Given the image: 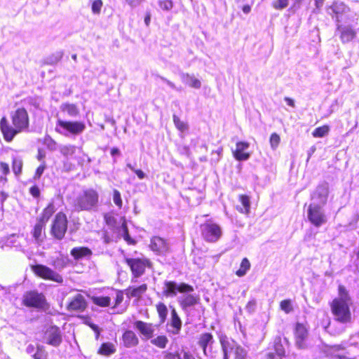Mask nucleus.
Wrapping results in <instances>:
<instances>
[{
    "mask_svg": "<svg viewBox=\"0 0 359 359\" xmlns=\"http://www.w3.org/2000/svg\"><path fill=\"white\" fill-rule=\"evenodd\" d=\"M22 167V161L19 158H13V170L17 175L21 172Z\"/></svg>",
    "mask_w": 359,
    "mask_h": 359,
    "instance_id": "43",
    "label": "nucleus"
},
{
    "mask_svg": "<svg viewBox=\"0 0 359 359\" xmlns=\"http://www.w3.org/2000/svg\"><path fill=\"white\" fill-rule=\"evenodd\" d=\"M182 320L178 316L175 309H172L171 318L169 322L167 323V331L168 332L177 335L180 334L182 328Z\"/></svg>",
    "mask_w": 359,
    "mask_h": 359,
    "instance_id": "15",
    "label": "nucleus"
},
{
    "mask_svg": "<svg viewBox=\"0 0 359 359\" xmlns=\"http://www.w3.org/2000/svg\"><path fill=\"white\" fill-rule=\"evenodd\" d=\"M113 201L116 206H118L120 208H121V206H122L121 196L120 192L116 189H114V192H113Z\"/></svg>",
    "mask_w": 359,
    "mask_h": 359,
    "instance_id": "49",
    "label": "nucleus"
},
{
    "mask_svg": "<svg viewBox=\"0 0 359 359\" xmlns=\"http://www.w3.org/2000/svg\"><path fill=\"white\" fill-rule=\"evenodd\" d=\"M160 79L165 82L166 84H168L171 88L174 89V90H180V89H178L176 86L170 81H169L168 79H167L165 77H163V76H160Z\"/></svg>",
    "mask_w": 359,
    "mask_h": 359,
    "instance_id": "57",
    "label": "nucleus"
},
{
    "mask_svg": "<svg viewBox=\"0 0 359 359\" xmlns=\"http://www.w3.org/2000/svg\"><path fill=\"white\" fill-rule=\"evenodd\" d=\"M150 248L153 251L159 254L164 252L167 250L165 241L163 238L157 236L151 238Z\"/></svg>",
    "mask_w": 359,
    "mask_h": 359,
    "instance_id": "27",
    "label": "nucleus"
},
{
    "mask_svg": "<svg viewBox=\"0 0 359 359\" xmlns=\"http://www.w3.org/2000/svg\"><path fill=\"white\" fill-rule=\"evenodd\" d=\"M234 359H247V351L243 348H237Z\"/></svg>",
    "mask_w": 359,
    "mask_h": 359,
    "instance_id": "51",
    "label": "nucleus"
},
{
    "mask_svg": "<svg viewBox=\"0 0 359 359\" xmlns=\"http://www.w3.org/2000/svg\"><path fill=\"white\" fill-rule=\"evenodd\" d=\"M180 79L184 84L188 85L189 86L192 87L194 88L198 89L201 86V81L196 79L192 74H189L187 73H181Z\"/></svg>",
    "mask_w": 359,
    "mask_h": 359,
    "instance_id": "25",
    "label": "nucleus"
},
{
    "mask_svg": "<svg viewBox=\"0 0 359 359\" xmlns=\"http://www.w3.org/2000/svg\"><path fill=\"white\" fill-rule=\"evenodd\" d=\"M60 109L70 117H76L79 114V109L74 104L64 103L61 105Z\"/></svg>",
    "mask_w": 359,
    "mask_h": 359,
    "instance_id": "29",
    "label": "nucleus"
},
{
    "mask_svg": "<svg viewBox=\"0 0 359 359\" xmlns=\"http://www.w3.org/2000/svg\"><path fill=\"white\" fill-rule=\"evenodd\" d=\"M126 262L130 266L133 275V283H135L137 281L136 278L144 274L146 268L151 266L149 260L144 257H127L126 258Z\"/></svg>",
    "mask_w": 359,
    "mask_h": 359,
    "instance_id": "6",
    "label": "nucleus"
},
{
    "mask_svg": "<svg viewBox=\"0 0 359 359\" xmlns=\"http://www.w3.org/2000/svg\"><path fill=\"white\" fill-rule=\"evenodd\" d=\"M67 229V219L66 215L62 212H58L53 220L51 233L57 239L61 240Z\"/></svg>",
    "mask_w": 359,
    "mask_h": 359,
    "instance_id": "9",
    "label": "nucleus"
},
{
    "mask_svg": "<svg viewBox=\"0 0 359 359\" xmlns=\"http://www.w3.org/2000/svg\"><path fill=\"white\" fill-rule=\"evenodd\" d=\"M45 223L38 221L34 228L33 236L36 240L39 241L41 238V233L43 230L44 229Z\"/></svg>",
    "mask_w": 359,
    "mask_h": 359,
    "instance_id": "42",
    "label": "nucleus"
},
{
    "mask_svg": "<svg viewBox=\"0 0 359 359\" xmlns=\"http://www.w3.org/2000/svg\"><path fill=\"white\" fill-rule=\"evenodd\" d=\"M11 116L13 126L9 124L6 117H3L0 121L1 130L6 142L12 141L17 134L29 127V116L25 108H18L11 113Z\"/></svg>",
    "mask_w": 359,
    "mask_h": 359,
    "instance_id": "1",
    "label": "nucleus"
},
{
    "mask_svg": "<svg viewBox=\"0 0 359 359\" xmlns=\"http://www.w3.org/2000/svg\"><path fill=\"white\" fill-rule=\"evenodd\" d=\"M182 294L177 298V301L184 311L198 304L199 298L196 294H190V292L182 293Z\"/></svg>",
    "mask_w": 359,
    "mask_h": 359,
    "instance_id": "17",
    "label": "nucleus"
},
{
    "mask_svg": "<svg viewBox=\"0 0 359 359\" xmlns=\"http://www.w3.org/2000/svg\"><path fill=\"white\" fill-rule=\"evenodd\" d=\"M255 306L256 302L255 300H251L248 303L246 309L250 312L253 311L255 309Z\"/></svg>",
    "mask_w": 359,
    "mask_h": 359,
    "instance_id": "59",
    "label": "nucleus"
},
{
    "mask_svg": "<svg viewBox=\"0 0 359 359\" xmlns=\"http://www.w3.org/2000/svg\"><path fill=\"white\" fill-rule=\"evenodd\" d=\"M125 1L132 8H135L139 4V0H125Z\"/></svg>",
    "mask_w": 359,
    "mask_h": 359,
    "instance_id": "62",
    "label": "nucleus"
},
{
    "mask_svg": "<svg viewBox=\"0 0 359 359\" xmlns=\"http://www.w3.org/2000/svg\"><path fill=\"white\" fill-rule=\"evenodd\" d=\"M99 201L98 193L89 189L83 191L75 200L74 208L77 211H90L97 208Z\"/></svg>",
    "mask_w": 359,
    "mask_h": 359,
    "instance_id": "3",
    "label": "nucleus"
},
{
    "mask_svg": "<svg viewBox=\"0 0 359 359\" xmlns=\"http://www.w3.org/2000/svg\"><path fill=\"white\" fill-rule=\"evenodd\" d=\"M121 229L123 230V238H124L125 241H126L128 243H134L135 242L133 241V239H131V238L129 236V233H128L126 224L125 223L122 224Z\"/></svg>",
    "mask_w": 359,
    "mask_h": 359,
    "instance_id": "52",
    "label": "nucleus"
},
{
    "mask_svg": "<svg viewBox=\"0 0 359 359\" xmlns=\"http://www.w3.org/2000/svg\"><path fill=\"white\" fill-rule=\"evenodd\" d=\"M308 331L306 327L302 323H297L295 327L296 345L299 348L305 347L304 341L307 337Z\"/></svg>",
    "mask_w": 359,
    "mask_h": 359,
    "instance_id": "22",
    "label": "nucleus"
},
{
    "mask_svg": "<svg viewBox=\"0 0 359 359\" xmlns=\"http://www.w3.org/2000/svg\"><path fill=\"white\" fill-rule=\"evenodd\" d=\"M89 326L95 333V338L97 339L100 336V330L99 327L93 323H89Z\"/></svg>",
    "mask_w": 359,
    "mask_h": 359,
    "instance_id": "58",
    "label": "nucleus"
},
{
    "mask_svg": "<svg viewBox=\"0 0 359 359\" xmlns=\"http://www.w3.org/2000/svg\"><path fill=\"white\" fill-rule=\"evenodd\" d=\"M22 304L27 307L36 309H43L47 304L44 294L36 290L25 292L22 296Z\"/></svg>",
    "mask_w": 359,
    "mask_h": 359,
    "instance_id": "7",
    "label": "nucleus"
},
{
    "mask_svg": "<svg viewBox=\"0 0 359 359\" xmlns=\"http://www.w3.org/2000/svg\"><path fill=\"white\" fill-rule=\"evenodd\" d=\"M215 340L212 334L205 332L200 335L198 344L203 349V353L206 356H211L212 353V346Z\"/></svg>",
    "mask_w": 359,
    "mask_h": 359,
    "instance_id": "13",
    "label": "nucleus"
},
{
    "mask_svg": "<svg viewBox=\"0 0 359 359\" xmlns=\"http://www.w3.org/2000/svg\"><path fill=\"white\" fill-rule=\"evenodd\" d=\"M323 205H319L315 203L310 204L308 209V218L309 221L316 226H320L326 222L325 215L322 210Z\"/></svg>",
    "mask_w": 359,
    "mask_h": 359,
    "instance_id": "11",
    "label": "nucleus"
},
{
    "mask_svg": "<svg viewBox=\"0 0 359 359\" xmlns=\"http://www.w3.org/2000/svg\"><path fill=\"white\" fill-rule=\"evenodd\" d=\"M193 291L194 287L190 285L184 283L178 284L175 281L168 280H165L164 282V286L163 288V293L167 297H175L177 295V292L187 293L192 292Z\"/></svg>",
    "mask_w": 359,
    "mask_h": 359,
    "instance_id": "8",
    "label": "nucleus"
},
{
    "mask_svg": "<svg viewBox=\"0 0 359 359\" xmlns=\"http://www.w3.org/2000/svg\"><path fill=\"white\" fill-rule=\"evenodd\" d=\"M220 343L224 354V359H229V354L232 352H234L235 354L236 348H241V346L238 345L235 341L230 339L226 337H222L220 339Z\"/></svg>",
    "mask_w": 359,
    "mask_h": 359,
    "instance_id": "18",
    "label": "nucleus"
},
{
    "mask_svg": "<svg viewBox=\"0 0 359 359\" xmlns=\"http://www.w3.org/2000/svg\"><path fill=\"white\" fill-rule=\"evenodd\" d=\"M32 357L34 359H47L48 353L43 346L38 344L36 346V351L32 355Z\"/></svg>",
    "mask_w": 359,
    "mask_h": 359,
    "instance_id": "38",
    "label": "nucleus"
},
{
    "mask_svg": "<svg viewBox=\"0 0 359 359\" xmlns=\"http://www.w3.org/2000/svg\"><path fill=\"white\" fill-rule=\"evenodd\" d=\"M46 168V165L45 164H41L40 165L36 172H35V174H34V180H38L41 177V176L42 175V174L44 172V170Z\"/></svg>",
    "mask_w": 359,
    "mask_h": 359,
    "instance_id": "53",
    "label": "nucleus"
},
{
    "mask_svg": "<svg viewBox=\"0 0 359 359\" xmlns=\"http://www.w3.org/2000/svg\"><path fill=\"white\" fill-rule=\"evenodd\" d=\"M155 325L151 323L137 320L134 323V327L137 330L145 339H151L155 331Z\"/></svg>",
    "mask_w": 359,
    "mask_h": 359,
    "instance_id": "16",
    "label": "nucleus"
},
{
    "mask_svg": "<svg viewBox=\"0 0 359 359\" xmlns=\"http://www.w3.org/2000/svg\"><path fill=\"white\" fill-rule=\"evenodd\" d=\"M123 341L126 347L131 348L138 344L139 339L134 332L127 330L123 334Z\"/></svg>",
    "mask_w": 359,
    "mask_h": 359,
    "instance_id": "24",
    "label": "nucleus"
},
{
    "mask_svg": "<svg viewBox=\"0 0 359 359\" xmlns=\"http://www.w3.org/2000/svg\"><path fill=\"white\" fill-rule=\"evenodd\" d=\"M330 130L328 126H323L321 127L316 128L312 133L314 137H323L325 136Z\"/></svg>",
    "mask_w": 359,
    "mask_h": 359,
    "instance_id": "41",
    "label": "nucleus"
},
{
    "mask_svg": "<svg viewBox=\"0 0 359 359\" xmlns=\"http://www.w3.org/2000/svg\"><path fill=\"white\" fill-rule=\"evenodd\" d=\"M250 269V263L249 260L247 258H243L241 263L240 268L236 272V274L238 277H243L247 273L248 271Z\"/></svg>",
    "mask_w": 359,
    "mask_h": 359,
    "instance_id": "34",
    "label": "nucleus"
},
{
    "mask_svg": "<svg viewBox=\"0 0 359 359\" xmlns=\"http://www.w3.org/2000/svg\"><path fill=\"white\" fill-rule=\"evenodd\" d=\"M201 236L208 243L217 242L222 235L221 226L211 220L207 221L200 226Z\"/></svg>",
    "mask_w": 359,
    "mask_h": 359,
    "instance_id": "5",
    "label": "nucleus"
},
{
    "mask_svg": "<svg viewBox=\"0 0 359 359\" xmlns=\"http://www.w3.org/2000/svg\"><path fill=\"white\" fill-rule=\"evenodd\" d=\"M134 172L137 175L140 180H143L146 177V174L141 170L136 169Z\"/></svg>",
    "mask_w": 359,
    "mask_h": 359,
    "instance_id": "61",
    "label": "nucleus"
},
{
    "mask_svg": "<svg viewBox=\"0 0 359 359\" xmlns=\"http://www.w3.org/2000/svg\"><path fill=\"white\" fill-rule=\"evenodd\" d=\"M36 351V347H35L34 345L32 344H29L27 348H26V352L28 353V354H32L33 355Z\"/></svg>",
    "mask_w": 359,
    "mask_h": 359,
    "instance_id": "60",
    "label": "nucleus"
},
{
    "mask_svg": "<svg viewBox=\"0 0 359 359\" xmlns=\"http://www.w3.org/2000/svg\"><path fill=\"white\" fill-rule=\"evenodd\" d=\"M0 170L5 175L8 174L10 172L8 164L4 163V162H1L0 163Z\"/></svg>",
    "mask_w": 359,
    "mask_h": 359,
    "instance_id": "55",
    "label": "nucleus"
},
{
    "mask_svg": "<svg viewBox=\"0 0 359 359\" xmlns=\"http://www.w3.org/2000/svg\"><path fill=\"white\" fill-rule=\"evenodd\" d=\"M43 341L54 347L59 346L62 341L60 328L55 325L48 327L44 333Z\"/></svg>",
    "mask_w": 359,
    "mask_h": 359,
    "instance_id": "12",
    "label": "nucleus"
},
{
    "mask_svg": "<svg viewBox=\"0 0 359 359\" xmlns=\"http://www.w3.org/2000/svg\"><path fill=\"white\" fill-rule=\"evenodd\" d=\"M285 353V348L281 344L280 338L277 337L274 340L273 349L267 353L266 359H283Z\"/></svg>",
    "mask_w": 359,
    "mask_h": 359,
    "instance_id": "21",
    "label": "nucleus"
},
{
    "mask_svg": "<svg viewBox=\"0 0 359 359\" xmlns=\"http://www.w3.org/2000/svg\"><path fill=\"white\" fill-rule=\"evenodd\" d=\"M351 304L352 299L348 291L344 286L340 285L338 287V297L332 300L330 305L335 320L341 323H349L351 320Z\"/></svg>",
    "mask_w": 359,
    "mask_h": 359,
    "instance_id": "2",
    "label": "nucleus"
},
{
    "mask_svg": "<svg viewBox=\"0 0 359 359\" xmlns=\"http://www.w3.org/2000/svg\"><path fill=\"white\" fill-rule=\"evenodd\" d=\"M60 151L65 157L72 156L75 154L76 147L71 144L65 145L60 147Z\"/></svg>",
    "mask_w": 359,
    "mask_h": 359,
    "instance_id": "40",
    "label": "nucleus"
},
{
    "mask_svg": "<svg viewBox=\"0 0 359 359\" xmlns=\"http://www.w3.org/2000/svg\"><path fill=\"white\" fill-rule=\"evenodd\" d=\"M280 136L277 133H274L271 134L270 137V144L272 149H276L280 143Z\"/></svg>",
    "mask_w": 359,
    "mask_h": 359,
    "instance_id": "45",
    "label": "nucleus"
},
{
    "mask_svg": "<svg viewBox=\"0 0 359 359\" xmlns=\"http://www.w3.org/2000/svg\"><path fill=\"white\" fill-rule=\"evenodd\" d=\"M55 212V205L53 203H49L48 205L43 210L42 215L39 220L46 224Z\"/></svg>",
    "mask_w": 359,
    "mask_h": 359,
    "instance_id": "31",
    "label": "nucleus"
},
{
    "mask_svg": "<svg viewBox=\"0 0 359 359\" xmlns=\"http://www.w3.org/2000/svg\"><path fill=\"white\" fill-rule=\"evenodd\" d=\"M284 100L289 106L294 107V101L292 99L285 97Z\"/></svg>",
    "mask_w": 359,
    "mask_h": 359,
    "instance_id": "63",
    "label": "nucleus"
},
{
    "mask_svg": "<svg viewBox=\"0 0 359 359\" xmlns=\"http://www.w3.org/2000/svg\"><path fill=\"white\" fill-rule=\"evenodd\" d=\"M147 290V285L142 284L138 287L130 286L126 290V294L128 298L140 297Z\"/></svg>",
    "mask_w": 359,
    "mask_h": 359,
    "instance_id": "26",
    "label": "nucleus"
},
{
    "mask_svg": "<svg viewBox=\"0 0 359 359\" xmlns=\"http://www.w3.org/2000/svg\"><path fill=\"white\" fill-rule=\"evenodd\" d=\"M102 7V0H95L92 4V11L94 14H99Z\"/></svg>",
    "mask_w": 359,
    "mask_h": 359,
    "instance_id": "50",
    "label": "nucleus"
},
{
    "mask_svg": "<svg viewBox=\"0 0 359 359\" xmlns=\"http://www.w3.org/2000/svg\"><path fill=\"white\" fill-rule=\"evenodd\" d=\"M156 310H157V312L158 314L160 323L161 324L164 323L167 318V316H168V310L166 305L164 303L159 302L156 305Z\"/></svg>",
    "mask_w": 359,
    "mask_h": 359,
    "instance_id": "33",
    "label": "nucleus"
},
{
    "mask_svg": "<svg viewBox=\"0 0 359 359\" xmlns=\"http://www.w3.org/2000/svg\"><path fill=\"white\" fill-rule=\"evenodd\" d=\"M173 121L175 125V126L179 129L180 131L183 132L187 129V124L182 121L180 118H178L177 116H173Z\"/></svg>",
    "mask_w": 359,
    "mask_h": 359,
    "instance_id": "47",
    "label": "nucleus"
},
{
    "mask_svg": "<svg viewBox=\"0 0 359 359\" xmlns=\"http://www.w3.org/2000/svg\"><path fill=\"white\" fill-rule=\"evenodd\" d=\"M280 309L286 313H289L292 311V306L290 299H285L280 302Z\"/></svg>",
    "mask_w": 359,
    "mask_h": 359,
    "instance_id": "48",
    "label": "nucleus"
},
{
    "mask_svg": "<svg viewBox=\"0 0 359 359\" xmlns=\"http://www.w3.org/2000/svg\"><path fill=\"white\" fill-rule=\"evenodd\" d=\"M92 301H93V304H95L97 306L105 307V306H109L110 305L111 298L109 297H102V296L93 297Z\"/></svg>",
    "mask_w": 359,
    "mask_h": 359,
    "instance_id": "36",
    "label": "nucleus"
},
{
    "mask_svg": "<svg viewBox=\"0 0 359 359\" xmlns=\"http://www.w3.org/2000/svg\"><path fill=\"white\" fill-rule=\"evenodd\" d=\"M32 271L41 278L53 280L57 283H62L63 282V278L61 275L45 265L36 264L32 266Z\"/></svg>",
    "mask_w": 359,
    "mask_h": 359,
    "instance_id": "10",
    "label": "nucleus"
},
{
    "mask_svg": "<svg viewBox=\"0 0 359 359\" xmlns=\"http://www.w3.org/2000/svg\"><path fill=\"white\" fill-rule=\"evenodd\" d=\"M123 300V292L122 291H117L116 292L115 306L119 305Z\"/></svg>",
    "mask_w": 359,
    "mask_h": 359,
    "instance_id": "54",
    "label": "nucleus"
},
{
    "mask_svg": "<svg viewBox=\"0 0 359 359\" xmlns=\"http://www.w3.org/2000/svg\"><path fill=\"white\" fill-rule=\"evenodd\" d=\"M29 193L34 197L37 198L40 195V190L37 186H32L29 189Z\"/></svg>",
    "mask_w": 359,
    "mask_h": 359,
    "instance_id": "56",
    "label": "nucleus"
},
{
    "mask_svg": "<svg viewBox=\"0 0 359 359\" xmlns=\"http://www.w3.org/2000/svg\"><path fill=\"white\" fill-rule=\"evenodd\" d=\"M290 0H275L272 2V6L276 10L285 8L289 4Z\"/></svg>",
    "mask_w": 359,
    "mask_h": 359,
    "instance_id": "44",
    "label": "nucleus"
},
{
    "mask_svg": "<svg viewBox=\"0 0 359 359\" xmlns=\"http://www.w3.org/2000/svg\"><path fill=\"white\" fill-rule=\"evenodd\" d=\"M86 129V125L81 121H66L58 120L55 130L65 137L76 136L81 135Z\"/></svg>",
    "mask_w": 359,
    "mask_h": 359,
    "instance_id": "4",
    "label": "nucleus"
},
{
    "mask_svg": "<svg viewBox=\"0 0 359 359\" xmlns=\"http://www.w3.org/2000/svg\"><path fill=\"white\" fill-rule=\"evenodd\" d=\"M151 343L160 348H165L168 343V339L165 336L160 335L156 338H151Z\"/></svg>",
    "mask_w": 359,
    "mask_h": 359,
    "instance_id": "35",
    "label": "nucleus"
},
{
    "mask_svg": "<svg viewBox=\"0 0 359 359\" xmlns=\"http://www.w3.org/2000/svg\"><path fill=\"white\" fill-rule=\"evenodd\" d=\"M250 147L249 143L246 142H238L236 149L233 151V157L240 161H247L250 155L246 151Z\"/></svg>",
    "mask_w": 359,
    "mask_h": 359,
    "instance_id": "19",
    "label": "nucleus"
},
{
    "mask_svg": "<svg viewBox=\"0 0 359 359\" xmlns=\"http://www.w3.org/2000/svg\"><path fill=\"white\" fill-rule=\"evenodd\" d=\"M337 31L340 33V39L346 43L353 40L356 36V32L350 25H338Z\"/></svg>",
    "mask_w": 359,
    "mask_h": 359,
    "instance_id": "20",
    "label": "nucleus"
},
{
    "mask_svg": "<svg viewBox=\"0 0 359 359\" xmlns=\"http://www.w3.org/2000/svg\"><path fill=\"white\" fill-rule=\"evenodd\" d=\"M330 8L333 13L338 15L344 13L347 7L343 2L335 1L331 6Z\"/></svg>",
    "mask_w": 359,
    "mask_h": 359,
    "instance_id": "39",
    "label": "nucleus"
},
{
    "mask_svg": "<svg viewBox=\"0 0 359 359\" xmlns=\"http://www.w3.org/2000/svg\"><path fill=\"white\" fill-rule=\"evenodd\" d=\"M328 193V186L327 184L323 183L318 185L311 194L313 203L318 204L319 205H324L327 202Z\"/></svg>",
    "mask_w": 359,
    "mask_h": 359,
    "instance_id": "14",
    "label": "nucleus"
},
{
    "mask_svg": "<svg viewBox=\"0 0 359 359\" xmlns=\"http://www.w3.org/2000/svg\"><path fill=\"white\" fill-rule=\"evenodd\" d=\"M239 198L240 202L243 205V208H241L240 211L243 213L248 214L250 209V198L245 195H241Z\"/></svg>",
    "mask_w": 359,
    "mask_h": 359,
    "instance_id": "37",
    "label": "nucleus"
},
{
    "mask_svg": "<svg viewBox=\"0 0 359 359\" xmlns=\"http://www.w3.org/2000/svg\"><path fill=\"white\" fill-rule=\"evenodd\" d=\"M71 255L75 259H81L90 257L92 251L88 248L86 247L74 248L71 250Z\"/></svg>",
    "mask_w": 359,
    "mask_h": 359,
    "instance_id": "28",
    "label": "nucleus"
},
{
    "mask_svg": "<svg viewBox=\"0 0 359 359\" xmlns=\"http://www.w3.org/2000/svg\"><path fill=\"white\" fill-rule=\"evenodd\" d=\"M87 306L84 297L81 294L75 295L68 305L69 311H83Z\"/></svg>",
    "mask_w": 359,
    "mask_h": 359,
    "instance_id": "23",
    "label": "nucleus"
},
{
    "mask_svg": "<svg viewBox=\"0 0 359 359\" xmlns=\"http://www.w3.org/2000/svg\"><path fill=\"white\" fill-rule=\"evenodd\" d=\"M68 259L67 257L59 256L53 259L50 262V264L56 269V270H62L63 269L67 264Z\"/></svg>",
    "mask_w": 359,
    "mask_h": 359,
    "instance_id": "32",
    "label": "nucleus"
},
{
    "mask_svg": "<svg viewBox=\"0 0 359 359\" xmlns=\"http://www.w3.org/2000/svg\"><path fill=\"white\" fill-rule=\"evenodd\" d=\"M160 8L166 11H170L173 7V3L170 0H161L158 1Z\"/></svg>",
    "mask_w": 359,
    "mask_h": 359,
    "instance_id": "46",
    "label": "nucleus"
},
{
    "mask_svg": "<svg viewBox=\"0 0 359 359\" xmlns=\"http://www.w3.org/2000/svg\"><path fill=\"white\" fill-rule=\"evenodd\" d=\"M116 352V348L112 343L106 342L103 343L98 353L105 356H109L114 354Z\"/></svg>",
    "mask_w": 359,
    "mask_h": 359,
    "instance_id": "30",
    "label": "nucleus"
},
{
    "mask_svg": "<svg viewBox=\"0 0 359 359\" xmlns=\"http://www.w3.org/2000/svg\"><path fill=\"white\" fill-rule=\"evenodd\" d=\"M334 358H337L338 359H354V358H350L346 355H339V354H336L334 355Z\"/></svg>",
    "mask_w": 359,
    "mask_h": 359,
    "instance_id": "64",
    "label": "nucleus"
}]
</instances>
